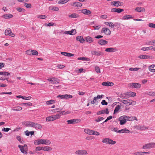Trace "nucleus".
<instances>
[{"label": "nucleus", "instance_id": "nucleus-1", "mask_svg": "<svg viewBox=\"0 0 155 155\" xmlns=\"http://www.w3.org/2000/svg\"><path fill=\"white\" fill-rule=\"evenodd\" d=\"M34 144L36 145L45 144L48 145L51 143L50 141L48 140L38 139L36 140L34 142Z\"/></svg>", "mask_w": 155, "mask_h": 155}, {"label": "nucleus", "instance_id": "nucleus-2", "mask_svg": "<svg viewBox=\"0 0 155 155\" xmlns=\"http://www.w3.org/2000/svg\"><path fill=\"white\" fill-rule=\"evenodd\" d=\"M61 115L59 114H57L55 115H51L47 117L46 118L47 121L50 122L58 119L61 117Z\"/></svg>", "mask_w": 155, "mask_h": 155}, {"label": "nucleus", "instance_id": "nucleus-3", "mask_svg": "<svg viewBox=\"0 0 155 155\" xmlns=\"http://www.w3.org/2000/svg\"><path fill=\"white\" fill-rule=\"evenodd\" d=\"M155 147V143L150 142L144 144L142 147L143 149H150Z\"/></svg>", "mask_w": 155, "mask_h": 155}, {"label": "nucleus", "instance_id": "nucleus-4", "mask_svg": "<svg viewBox=\"0 0 155 155\" xmlns=\"http://www.w3.org/2000/svg\"><path fill=\"white\" fill-rule=\"evenodd\" d=\"M102 142L109 145H114L116 143V142L115 141H114L111 139L108 138H105L103 139Z\"/></svg>", "mask_w": 155, "mask_h": 155}, {"label": "nucleus", "instance_id": "nucleus-5", "mask_svg": "<svg viewBox=\"0 0 155 155\" xmlns=\"http://www.w3.org/2000/svg\"><path fill=\"white\" fill-rule=\"evenodd\" d=\"M128 87L129 88H139L141 87V85L140 84L138 83H130L128 84Z\"/></svg>", "mask_w": 155, "mask_h": 155}, {"label": "nucleus", "instance_id": "nucleus-6", "mask_svg": "<svg viewBox=\"0 0 155 155\" xmlns=\"http://www.w3.org/2000/svg\"><path fill=\"white\" fill-rule=\"evenodd\" d=\"M127 118L126 116L124 115L120 117L119 118V121H120V125H123L127 122Z\"/></svg>", "mask_w": 155, "mask_h": 155}, {"label": "nucleus", "instance_id": "nucleus-7", "mask_svg": "<svg viewBox=\"0 0 155 155\" xmlns=\"http://www.w3.org/2000/svg\"><path fill=\"white\" fill-rule=\"evenodd\" d=\"M47 80L51 84H56L59 82V80L58 78L55 77L49 78Z\"/></svg>", "mask_w": 155, "mask_h": 155}, {"label": "nucleus", "instance_id": "nucleus-8", "mask_svg": "<svg viewBox=\"0 0 155 155\" xmlns=\"http://www.w3.org/2000/svg\"><path fill=\"white\" fill-rule=\"evenodd\" d=\"M75 153L78 155H87L88 153L86 150H78L75 152Z\"/></svg>", "mask_w": 155, "mask_h": 155}, {"label": "nucleus", "instance_id": "nucleus-9", "mask_svg": "<svg viewBox=\"0 0 155 155\" xmlns=\"http://www.w3.org/2000/svg\"><path fill=\"white\" fill-rule=\"evenodd\" d=\"M81 120L79 119H73L67 121L68 124H75L80 122Z\"/></svg>", "mask_w": 155, "mask_h": 155}, {"label": "nucleus", "instance_id": "nucleus-10", "mask_svg": "<svg viewBox=\"0 0 155 155\" xmlns=\"http://www.w3.org/2000/svg\"><path fill=\"white\" fill-rule=\"evenodd\" d=\"M58 98H60V99H68L71 98L72 97V96L70 94L59 95L57 96Z\"/></svg>", "mask_w": 155, "mask_h": 155}, {"label": "nucleus", "instance_id": "nucleus-11", "mask_svg": "<svg viewBox=\"0 0 155 155\" xmlns=\"http://www.w3.org/2000/svg\"><path fill=\"white\" fill-rule=\"evenodd\" d=\"M91 54L92 55L99 56L104 54V53L100 51H96L92 50L91 51Z\"/></svg>", "mask_w": 155, "mask_h": 155}, {"label": "nucleus", "instance_id": "nucleus-12", "mask_svg": "<svg viewBox=\"0 0 155 155\" xmlns=\"http://www.w3.org/2000/svg\"><path fill=\"white\" fill-rule=\"evenodd\" d=\"M101 33H104L107 35H110L111 34V31L108 28H103L101 31Z\"/></svg>", "mask_w": 155, "mask_h": 155}, {"label": "nucleus", "instance_id": "nucleus-13", "mask_svg": "<svg viewBox=\"0 0 155 155\" xmlns=\"http://www.w3.org/2000/svg\"><path fill=\"white\" fill-rule=\"evenodd\" d=\"M123 3L119 1H113L111 2V5L116 7H119L120 6L122 5Z\"/></svg>", "mask_w": 155, "mask_h": 155}, {"label": "nucleus", "instance_id": "nucleus-14", "mask_svg": "<svg viewBox=\"0 0 155 155\" xmlns=\"http://www.w3.org/2000/svg\"><path fill=\"white\" fill-rule=\"evenodd\" d=\"M64 33L65 34L74 35L76 33V31L75 30L72 29L71 31H65Z\"/></svg>", "mask_w": 155, "mask_h": 155}, {"label": "nucleus", "instance_id": "nucleus-15", "mask_svg": "<svg viewBox=\"0 0 155 155\" xmlns=\"http://www.w3.org/2000/svg\"><path fill=\"white\" fill-rule=\"evenodd\" d=\"M81 12L85 15H89L91 13V11L86 9H83L81 10Z\"/></svg>", "mask_w": 155, "mask_h": 155}, {"label": "nucleus", "instance_id": "nucleus-16", "mask_svg": "<svg viewBox=\"0 0 155 155\" xmlns=\"http://www.w3.org/2000/svg\"><path fill=\"white\" fill-rule=\"evenodd\" d=\"M33 127L35 128L36 129H41L42 127V125L37 123H34Z\"/></svg>", "mask_w": 155, "mask_h": 155}, {"label": "nucleus", "instance_id": "nucleus-17", "mask_svg": "<svg viewBox=\"0 0 155 155\" xmlns=\"http://www.w3.org/2000/svg\"><path fill=\"white\" fill-rule=\"evenodd\" d=\"M126 117L127 118V120L128 121H131L134 120L137 121L138 120L137 118L136 117L134 116L129 117L126 116Z\"/></svg>", "mask_w": 155, "mask_h": 155}, {"label": "nucleus", "instance_id": "nucleus-18", "mask_svg": "<svg viewBox=\"0 0 155 155\" xmlns=\"http://www.w3.org/2000/svg\"><path fill=\"white\" fill-rule=\"evenodd\" d=\"M135 10L139 12H142L145 11V9L143 7H137L135 8Z\"/></svg>", "mask_w": 155, "mask_h": 155}, {"label": "nucleus", "instance_id": "nucleus-19", "mask_svg": "<svg viewBox=\"0 0 155 155\" xmlns=\"http://www.w3.org/2000/svg\"><path fill=\"white\" fill-rule=\"evenodd\" d=\"M76 39L77 41L80 42L81 43H83L84 41V40L83 37L81 36H77L76 38Z\"/></svg>", "mask_w": 155, "mask_h": 155}, {"label": "nucleus", "instance_id": "nucleus-20", "mask_svg": "<svg viewBox=\"0 0 155 155\" xmlns=\"http://www.w3.org/2000/svg\"><path fill=\"white\" fill-rule=\"evenodd\" d=\"M103 86H112L114 85L113 83L110 82H104L102 83Z\"/></svg>", "mask_w": 155, "mask_h": 155}, {"label": "nucleus", "instance_id": "nucleus-21", "mask_svg": "<svg viewBox=\"0 0 155 155\" xmlns=\"http://www.w3.org/2000/svg\"><path fill=\"white\" fill-rule=\"evenodd\" d=\"M130 131L127 128H124L120 130H119L118 133H129Z\"/></svg>", "mask_w": 155, "mask_h": 155}, {"label": "nucleus", "instance_id": "nucleus-22", "mask_svg": "<svg viewBox=\"0 0 155 155\" xmlns=\"http://www.w3.org/2000/svg\"><path fill=\"white\" fill-rule=\"evenodd\" d=\"M98 43L99 45H103L107 44L108 42L106 40L101 39L98 41Z\"/></svg>", "mask_w": 155, "mask_h": 155}, {"label": "nucleus", "instance_id": "nucleus-23", "mask_svg": "<svg viewBox=\"0 0 155 155\" xmlns=\"http://www.w3.org/2000/svg\"><path fill=\"white\" fill-rule=\"evenodd\" d=\"M105 51L108 52H114L117 51V49L113 48H107L106 49Z\"/></svg>", "mask_w": 155, "mask_h": 155}, {"label": "nucleus", "instance_id": "nucleus-24", "mask_svg": "<svg viewBox=\"0 0 155 155\" xmlns=\"http://www.w3.org/2000/svg\"><path fill=\"white\" fill-rule=\"evenodd\" d=\"M49 10L50 11H58L59 9L58 7H55L53 6H51L49 7Z\"/></svg>", "mask_w": 155, "mask_h": 155}, {"label": "nucleus", "instance_id": "nucleus-25", "mask_svg": "<svg viewBox=\"0 0 155 155\" xmlns=\"http://www.w3.org/2000/svg\"><path fill=\"white\" fill-rule=\"evenodd\" d=\"M68 17L70 18H76L79 17V15L75 13H73L68 15Z\"/></svg>", "mask_w": 155, "mask_h": 155}, {"label": "nucleus", "instance_id": "nucleus-26", "mask_svg": "<svg viewBox=\"0 0 155 155\" xmlns=\"http://www.w3.org/2000/svg\"><path fill=\"white\" fill-rule=\"evenodd\" d=\"M149 71L152 72H155V65L152 64L149 67Z\"/></svg>", "mask_w": 155, "mask_h": 155}, {"label": "nucleus", "instance_id": "nucleus-27", "mask_svg": "<svg viewBox=\"0 0 155 155\" xmlns=\"http://www.w3.org/2000/svg\"><path fill=\"white\" fill-rule=\"evenodd\" d=\"M120 101L124 104H128L130 105V99L122 100Z\"/></svg>", "mask_w": 155, "mask_h": 155}, {"label": "nucleus", "instance_id": "nucleus-28", "mask_svg": "<svg viewBox=\"0 0 155 155\" xmlns=\"http://www.w3.org/2000/svg\"><path fill=\"white\" fill-rule=\"evenodd\" d=\"M34 123V122L31 121H27L25 122V124L26 127H33Z\"/></svg>", "mask_w": 155, "mask_h": 155}, {"label": "nucleus", "instance_id": "nucleus-29", "mask_svg": "<svg viewBox=\"0 0 155 155\" xmlns=\"http://www.w3.org/2000/svg\"><path fill=\"white\" fill-rule=\"evenodd\" d=\"M145 94L147 95H149L152 96H155V92L153 91H146L145 92Z\"/></svg>", "mask_w": 155, "mask_h": 155}, {"label": "nucleus", "instance_id": "nucleus-30", "mask_svg": "<svg viewBox=\"0 0 155 155\" xmlns=\"http://www.w3.org/2000/svg\"><path fill=\"white\" fill-rule=\"evenodd\" d=\"M153 49V46H149V47H143L141 48V50L143 51H148L150 50H151Z\"/></svg>", "mask_w": 155, "mask_h": 155}, {"label": "nucleus", "instance_id": "nucleus-31", "mask_svg": "<svg viewBox=\"0 0 155 155\" xmlns=\"http://www.w3.org/2000/svg\"><path fill=\"white\" fill-rule=\"evenodd\" d=\"M22 109V108L20 106H18L15 107H13L12 110L13 111H20Z\"/></svg>", "mask_w": 155, "mask_h": 155}, {"label": "nucleus", "instance_id": "nucleus-32", "mask_svg": "<svg viewBox=\"0 0 155 155\" xmlns=\"http://www.w3.org/2000/svg\"><path fill=\"white\" fill-rule=\"evenodd\" d=\"M52 150V148L49 146L43 147V150L44 151H50Z\"/></svg>", "mask_w": 155, "mask_h": 155}, {"label": "nucleus", "instance_id": "nucleus-33", "mask_svg": "<svg viewBox=\"0 0 155 155\" xmlns=\"http://www.w3.org/2000/svg\"><path fill=\"white\" fill-rule=\"evenodd\" d=\"M72 5L75 7H81L82 5L80 2H75L73 3Z\"/></svg>", "mask_w": 155, "mask_h": 155}, {"label": "nucleus", "instance_id": "nucleus-34", "mask_svg": "<svg viewBox=\"0 0 155 155\" xmlns=\"http://www.w3.org/2000/svg\"><path fill=\"white\" fill-rule=\"evenodd\" d=\"M138 58L142 59H146L150 58V56L147 55H140L138 56Z\"/></svg>", "mask_w": 155, "mask_h": 155}, {"label": "nucleus", "instance_id": "nucleus-35", "mask_svg": "<svg viewBox=\"0 0 155 155\" xmlns=\"http://www.w3.org/2000/svg\"><path fill=\"white\" fill-rule=\"evenodd\" d=\"M104 24L107 26H109L110 27L114 28L115 26L114 24L112 22H105Z\"/></svg>", "mask_w": 155, "mask_h": 155}, {"label": "nucleus", "instance_id": "nucleus-36", "mask_svg": "<svg viewBox=\"0 0 155 155\" xmlns=\"http://www.w3.org/2000/svg\"><path fill=\"white\" fill-rule=\"evenodd\" d=\"M18 147L20 148L21 152L23 153H27V152L25 150L24 147L21 145L18 146Z\"/></svg>", "mask_w": 155, "mask_h": 155}, {"label": "nucleus", "instance_id": "nucleus-37", "mask_svg": "<svg viewBox=\"0 0 155 155\" xmlns=\"http://www.w3.org/2000/svg\"><path fill=\"white\" fill-rule=\"evenodd\" d=\"M127 94L128 96V97L129 96L134 97L136 95V94L135 93L131 91L127 92Z\"/></svg>", "mask_w": 155, "mask_h": 155}, {"label": "nucleus", "instance_id": "nucleus-38", "mask_svg": "<svg viewBox=\"0 0 155 155\" xmlns=\"http://www.w3.org/2000/svg\"><path fill=\"white\" fill-rule=\"evenodd\" d=\"M86 40L87 42L90 43L93 42V38L90 36L87 37L86 38Z\"/></svg>", "mask_w": 155, "mask_h": 155}, {"label": "nucleus", "instance_id": "nucleus-39", "mask_svg": "<svg viewBox=\"0 0 155 155\" xmlns=\"http://www.w3.org/2000/svg\"><path fill=\"white\" fill-rule=\"evenodd\" d=\"M11 33V31L10 28L7 29L5 31V35H9Z\"/></svg>", "mask_w": 155, "mask_h": 155}, {"label": "nucleus", "instance_id": "nucleus-40", "mask_svg": "<svg viewBox=\"0 0 155 155\" xmlns=\"http://www.w3.org/2000/svg\"><path fill=\"white\" fill-rule=\"evenodd\" d=\"M132 18V16L130 15H127L124 16L122 18L123 20H126L127 19Z\"/></svg>", "mask_w": 155, "mask_h": 155}, {"label": "nucleus", "instance_id": "nucleus-41", "mask_svg": "<svg viewBox=\"0 0 155 155\" xmlns=\"http://www.w3.org/2000/svg\"><path fill=\"white\" fill-rule=\"evenodd\" d=\"M3 17L5 19L13 17V15L9 14H7L3 15Z\"/></svg>", "mask_w": 155, "mask_h": 155}, {"label": "nucleus", "instance_id": "nucleus-42", "mask_svg": "<svg viewBox=\"0 0 155 155\" xmlns=\"http://www.w3.org/2000/svg\"><path fill=\"white\" fill-rule=\"evenodd\" d=\"M92 130L88 129L84 130V132L87 134L90 135H92Z\"/></svg>", "mask_w": 155, "mask_h": 155}, {"label": "nucleus", "instance_id": "nucleus-43", "mask_svg": "<svg viewBox=\"0 0 155 155\" xmlns=\"http://www.w3.org/2000/svg\"><path fill=\"white\" fill-rule=\"evenodd\" d=\"M120 105H118L116 107L115 109L114 110V114L115 113H117L118 112V111L120 109Z\"/></svg>", "mask_w": 155, "mask_h": 155}, {"label": "nucleus", "instance_id": "nucleus-44", "mask_svg": "<svg viewBox=\"0 0 155 155\" xmlns=\"http://www.w3.org/2000/svg\"><path fill=\"white\" fill-rule=\"evenodd\" d=\"M20 105L21 106L25 105L26 107H28L32 106V104L30 102L27 103H22Z\"/></svg>", "mask_w": 155, "mask_h": 155}, {"label": "nucleus", "instance_id": "nucleus-45", "mask_svg": "<svg viewBox=\"0 0 155 155\" xmlns=\"http://www.w3.org/2000/svg\"><path fill=\"white\" fill-rule=\"evenodd\" d=\"M16 138L17 140L21 143H24V141L23 140V139L21 138L20 136H17L16 137Z\"/></svg>", "mask_w": 155, "mask_h": 155}, {"label": "nucleus", "instance_id": "nucleus-46", "mask_svg": "<svg viewBox=\"0 0 155 155\" xmlns=\"http://www.w3.org/2000/svg\"><path fill=\"white\" fill-rule=\"evenodd\" d=\"M70 0H60L59 1L58 3L60 4H63L68 2Z\"/></svg>", "mask_w": 155, "mask_h": 155}, {"label": "nucleus", "instance_id": "nucleus-47", "mask_svg": "<svg viewBox=\"0 0 155 155\" xmlns=\"http://www.w3.org/2000/svg\"><path fill=\"white\" fill-rule=\"evenodd\" d=\"M55 103V101L53 100H50L46 101V104L47 105H50Z\"/></svg>", "mask_w": 155, "mask_h": 155}, {"label": "nucleus", "instance_id": "nucleus-48", "mask_svg": "<svg viewBox=\"0 0 155 155\" xmlns=\"http://www.w3.org/2000/svg\"><path fill=\"white\" fill-rule=\"evenodd\" d=\"M0 75H5V76H8L10 75V74L8 72L5 71H2L0 72Z\"/></svg>", "mask_w": 155, "mask_h": 155}, {"label": "nucleus", "instance_id": "nucleus-49", "mask_svg": "<svg viewBox=\"0 0 155 155\" xmlns=\"http://www.w3.org/2000/svg\"><path fill=\"white\" fill-rule=\"evenodd\" d=\"M78 59L79 60H82L85 61H88L89 60V58L85 57L78 58Z\"/></svg>", "mask_w": 155, "mask_h": 155}, {"label": "nucleus", "instance_id": "nucleus-50", "mask_svg": "<svg viewBox=\"0 0 155 155\" xmlns=\"http://www.w3.org/2000/svg\"><path fill=\"white\" fill-rule=\"evenodd\" d=\"M32 50H28L26 51V54L28 55H32Z\"/></svg>", "mask_w": 155, "mask_h": 155}, {"label": "nucleus", "instance_id": "nucleus-51", "mask_svg": "<svg viewBox=\"0 0 155 155\" xmlns=\"http://www.w3.org/2000/svg\"><path fill=\"white\" fill-rule=\"evenodd\" d=\"M37 17L41 19H45L46 18L47 16L45 15H39Z\"/></svg>", "mask_w": 155, "mask_h": 155}, {"label": "nucleus", "instance_id": "nucleus-52", "mask_svg": "<svg viewBox=\"0 0 155 155\" xmlns=\"http://www.w3.org/2000/svg\"><path fill=\"white\" fill-rule=\"evenodd\" d=\"M92 135L98 136L100 135V133L98 132L92 130Z\"/></svg>", "mask_w": 155, "mask_h": 155}, {"label": "nucleus", "instance_id": "nucleus-53", "mask_svg": "<svg viewBox=\"0 0 155 155\" xmlns=\"http://www.w3.org/2000/svg\"><path fill=\"white\" fill-rule=\"evenodd\" d=\"M140 69V68H130L129 69V70L131 71H138L139 69Z\"/></svg>", "mask_w": 155, "mask_h": 155}, {"label": "nucleus", "instance_id": "nucleus-54", "mask_svg": "<svg viewBox=\"0 0 155 155\" xmlns=\"http://www.w3.org/2000/svg\"><path fill=\"white\" fill-rule=\"evenodd\" d=\"M16 9L18 11L20 12H24L25 11V10L22 8H17Z\"/></svg>", "mask_w": 155, "mask_h": 155}, {"label": "nucleus", "instance_id": "nucleus-55", "mask_svg": "<svg viewBox=\"0 0 155 155\" xmlns=\"http://www.w3.org/2000/svg\"><path fill=\"white\" fill-rule=\"evenodd\" d=\"M111 130L112 131H113L116 132L118 133L119 130L117 127H112L111 128Z\"/></svg>", "mask_w": 155, "mask_h": 155}, {"label": "nucleus", "instance_id": "nucleus-56", "mask_svg": "<svg viewBox=\"0 0 155 155\" xmlns=\"http://www.w3.org/2000/svg\"><path fill=\"white\" fill-rule=\"evenodd\" d=\"M32 55H38V52L35 50H32Z\"/></svg>", "mask_w": 155, "mask_h": 155}, {"label": "nucleus", "instance_id": "nucleus-57", "mask_svg": "<svg viewBox=\"0 0 155 155\" xmlns=\"http://www.w3.org/2000/svg\"><path fill=\"white\" fill-rule=\"evenodd\" d=\"M25 6L28 8H31V5L30 3H25Z\"/></svg>", "mask_w": 155, "mask_h": 155}, {"label": "nucleus", "instance_id": "nucleus-58", "mask_svg": "<svg viewBox=\"0 0 155 155\" xmlns=\"http://www.w3.org/2000/svg\"><path fill=\"white\" fill-rule=\"evenodd\" d=\"M104 120V118L102 117H98V118L96 119L95 120L96 122H99Z\"/></svg>", "mask_w": 155, "mask_h": 155}, {"label": "nucleus", "instance_id": "nucleus-59", "mask_svg": "<svg viewBox=\"0 0 155 155\" xmlns=\"http://www.w3.org/2000/svg\"><path fill=\"white\" fill-rule=\"evenodd\" d=\"M120 97L121 98H128V96H127V93L125 94H124L123 95H121Z\"/></svg>", "mask_w": 155, "mask_h": 155}, {"label": "nucleus", "instance_id": "nucleus-60", "mask_svg": "<svg viewBox=\"0 0 155 155\" xmlns=\"http://www.w3.org/2000/svg\"><path fill=\"white\" fill-rule=\"evenodd\" d=\"M105 110H101V111H100L97 112V115H99L101 114H104L105 113Z\"/></svg>", "mask_w": 155, "mask_h": 155}, {"label": "nucleus", "instance_id": "nucleus-61", "mask_svg": "<svg viewBox=\"0 0 155 155\" xmlns=\"http://www.w3.org/2000/svg\"><path fill=\"white\" fill-rule=\"evenodd\" d=\"M95 70L97 73H99L100 72V70L98 67L97 66L95 67Z\"/></svg>", "mask_w": 155, "mask_h": 155}, {"label": "nucleus", "instance_id": "nucleus-62", "mask_svg": "<svg viewBox=\"0 0 155 155\" xmlns=\"http://www.w3.org/2000/svg\"><path fill=\"white\" fill-rule=\"evenodd\" d=\"M148 45H155V40H153L148 42Z\"/></svg>", "mask_w": 155, "mask_h": 155}, {"label": "nucleus", "instance_id": "nucleus-63", "mask_svg": "<svg viewBox=\"0 0 155 155\" xmlns=\"http://www.w3.org/2000/svg\"><path fill=\"white\" fill-rule=\"evenodd\" d=\"M148 26L150 28H155V24L153 23L149 24Z\"/></svg>", "mask_w": 155, "mask_h": 155}, {"label": "nucleus", "instance_id": "nucleus-64", "mask_svg": "<svg viewBox=\"0 0 155 155\" xmlns=\"http://www.w3.org/2000/svg\"><path fill=\"white\" fill-rule=\"evenodd\" d=\"M135 155H143V152H137L134 153Z\"/></svg>", "mask_w": 155, "mask_h": 155}]
</instances>
